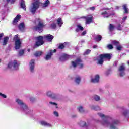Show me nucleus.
Listing matches in <instances>:
<instances>
[{
    "label": "nucleus",
    "mask_w": 129,
    "mask_h": 129,
    "mask_svg": "<svg viewBox=\"0 0 129 129\" xmlns=\"http://www.w3.org/2000/svg\"><path fill=\"white\" fill-rule=\"evenodd\" d=\"M98 115L102 119L100 123L101 124L105 126V127H109L110 129H118L117 126L119 123V121L117 119L109 118L107 120H105L106 117L104 114L102 113H98Z\"/></svg>",
    "instance_id": "nucleus-1"
},
{
    "label": "nucleus",
    "mask_w": 129,
    "mask_h": 129,
    "mask_svg": "<svg viewBox=\"0 0 129 129\" xmlns=\"http://www.w3.org/2000/svg\"><path fill=\"white\" fill-rule=\"evenodd\" d=\"M44 40H47L49 42H52L53 39H54V36L50 34L45 35L43 36H38L36 38V42L35 45V48H38L39 46H42L44 44Z\"/></svg>",
    "instance_id": "nucleus-2"
},
{
    "label": "nucleus",
    "mask_w": 129,
    "mask_h": 129,
    "mask_svg": "<svg viewBox=\"0 0 129 129\" xmlns=\"http://www.w3.org/2000/svg\"><path fill=\"white\" fill-rule=\"evenodd\" d=\"M16 102L18 104V108L19 110L23 111L26 114H29V113L32 112V111L28 107V106L22 100L16 99Z\"/></svg>",
    "instance_id": "nucleus-3"
},
{
    "label": "nucleus",
    "mask_w": 129,
    "mask_h": 129,
    "mask_svg": "<svg viewBox=\"0 0 129 129\" xmlns=\"http://www.w3.org/2000/svg\"><path fill=\"white\" fill-rule=\"evenodd\" d=\"M77 66L80 69H82L84 66L83 61H82V60L80 58H78L76 60L72 61L71 62V68L75 69Z\"/></svg>",
    "instance_id": "nucleus-4"
},
{
    "label": "nucleus",
    "mask_w": 129,
    "mask_h": 129,
    "mask_svg": "<svg viewBox=\"0 0 129 129\" xmlns=\"http://www.w3.org/2000/svg\"><path fill=\"white\" fill-rule=\"evenodd\" d=\"M36 22H38V25L37 26H35L34 29L36 31H37L39 33L43 31V28L45 27V24H44V21L40 18L36 19Z\"/></svg>",
    "instance_id": "nucleus-5"
},
{
    "label": "nucleus",
    "mask_w": 129,
    "mask_h": 129,
    "mask_svg": "<svg viewBox=\"0 0 129 129\" xmlns=\"http://www.w3.org/2000/svg\"><path fill=\"white\" fill-rule=\"evenodd\" d=\"M40 4L41 3L39 0H35V1L32 3L30 10L32 14L36 13V11L39 9Z\"/></svg>",
    "instance_id": "nucleus-6"
},
{
    "label": "nucleus",
    "mask_w": 129,
    "mask_h": 129,
    "mask_svg": "<svg viewBox=\"0 0 129 129\" xmlns=\"http://www.w3.org/2000/svg\"><path fill=\"white\" fill-rule=\"evenodd\" d=\"M20 62H18L17 60H14L9 63L8 68L11 70H18Z\"/></svg>",
    "instance_id": "nucleus-7"
},
{
    "label": "nucleus",
    "mask_w": 129,
    "mask_h": 129,
    "mask_svg": "<svg viewBox=\"0 0 129 129\" xmlns=\"http://www.w3.org/2000/svg\"><path fill=\"white\" fill-rule=\"evenodd\" d=\"M14 41H15V48L16 50H19L21 48V45H22V42H21V39L19 37V35H16L14 38Z\"/></svg>",
    "instance_id": "nucleus-8"
},
{
    "label": "nucleus",
    "mask_w": 129,
    "mask_h": 129,
    "mask_svg": "<svg viewBox=\"0 0 129 129\" xmlns=\"http://www.w3.org/2000/svg\"><path fill=\"white\" fill-rule=\"evenodd\" d=\"M46 95L48 97H50V98H52V99H58L59 97V95L57 94H55L51 91H48L46 92Z\"/></svg>",
    "instance_id": "nucleus-9"
},
{
    "label": "nucleus",
    "mask_w": 129,
    "mask_h": 129,
    "mask_svg": "<svg viewBox=\"0 0 129 129\" xmlns=\"http://www.w3.org/2000/svg\"><path fill=\"white\" fill-rule=\"evenodd\" d=\"M82 18L85 19L86 20V25H89L92 23V19H93V16L92 15H89L86 16H83Z\"/></svg>",
    "instance_id": "nucleus-10"
},
{
    "label": "nucleus",
    "mask_w": 129,
    "mask_h": 129,
    "mask_svg": "<svg viewBox=\"0 0 129 129\" xmlns=\"http://www.w3.org/2000/svg\"><path fill=\"white\" fill-rule=\"evenodd\" d=\"M56 51L57 50L56 49H54L53 51L52 50H49L47 52V54L45 57V60H50V59H51V58L52 57V56H53V53H56Z\"/></svg>",
    "instance_id": "nucleus-11"
},
{
    "label": "nucleus",
    "mask_w": 129,
    "mask_h": 129,
    "mask_svg": "<svg viewBox=\"0 0 129 129\" xmlns=\"http://www.w3.org/2000/svg\"><path fill=\"white\" fill-rule=\"evenodd\" d=\"M125 70V68L124 67V64H122L118 69V71L119 72L120 76H124L125 73L124 71Z\"/></svg>",
    "instance_id": "nucleus-12"
},
{
    "label": "nucleus",
    "mask_w": 129,
    "mask_h": 129,
    "mask_svg": "<svg viewBox=\"0 0 129 129\" xmlns=\"http://www.w3.org/2000/svg\"><path fill=\"white\" fill-rule=\"evenodd\" d=\"M29 69L32 73L35 72V60L32 59L29 62Z\"/></svg>",
    "instance_id": "nucleus-13"
},
{
    "label": "nucleus",
    "mask_w": 129,
    "mask_h": 129,
    "mask_svg": "<svg viewBox=\"0 0 129 129\" xmlns=\"http://www.w3.org/2000/svg\"><path fill=\"white\" fill-rule=\"evenodd\" d=\"M114 15V13H107V12L105 11V12H103V13H101V15L103 17H104V18H109V17H113Z\"/></svg>",
    "instance_id": "nucleus-14"
},
{
    "label": "nucleus",
    "mask_w": 129,
    "mask_h": 129,
    "mask_svg": "<svg viewBox=\"0 0 129 129\" xmlns=\"http://www.w3.org/2000/svg\"><path fill=\"white\" fill-rule=\"evenodd\" d=\"M69 55L66 54H63L59 58L60 61L61 62H64V61H66V60H68L69 59Z\"/></svg>",
    "instance_id": "nucleus-15"
},
{
    "label": "nucleus",
    "mask_w": 129,
    "mask_h": 129,
    "mask_svg": "<svg viewBox=\"0 0 129 129\" xmlns=\"http://www.w3.org/2000/svg\"><path fill=\"white\" fill-rule=\"evenodd\" d=\"M101 58L103 57L104 59H107L108 60H110L111 59V54L105 53L101 54Z\"/></svg>",
    "instance_id": "nucleus-16"
},
{
    "label": "nucleus",
    "mask_w": 129,
    "mask_h": 129,
    "mask_svg": "<svg viewBox=\"0 0 129 129\" xmlns=\"http://www.w3.org/2000/svg\"><path fill=\"white\" fill-rule=\"evenodd\" d=\"M91 81L93 83H97V82H99V75H96L94 78L91 79Z\"/></svg>",
    "instance_id": "nucleus-17"
},
{
    "label": "nucleus",
    "mask_w": 129,
    "mask_h": 129,
    "mask_svg": "<svg viewBox=\"0 0 129 129\" xmlns=\"http://www.w3.org/2000/svg\"><path fill=\"white\" fill-rule=\"evenodd\" d=\"M40 124L41 125H43V126H47V127H52V124H51L50 123L47 122L45 121H41L40 122Z\"/></svg>",
    "instance_id": "nucleus-18"
},
{
    "label": "nucleus",
    "mask_w": 129,
    "mask_h": 129,
    "mask_svg": "<svg viewBox=\"0 0 129 129\" xmlns=\"http://www.w3.org/2000/svg\"><path fill=\"white\" fill-rule=\"evenodd\" d=\"M21 19V15L20 14H18L17 15V16L14 18L13 20V25H17V23L20 21V19Z\"/></svg>",
    "instance_id": "nucleus-19"
},
{
    "label": "nucleus",
    "mask_w": 129,
    "mask_h": 129,
    "mask_svg": "<svg viewBox=\"0 0 129 129\" xmlns=\"http://www.w3.org/2000/svg\"><path fill=\"white\" fill-rule=\"evenodd\" d=\"M83 30H84V29L82 27V26H81V24H78L77 25V28L76 29V32H80V31H83Z\"/></svg>",
    "instance_id": "nucleus-20"
},
{
    "label": "nucleus",
    "mask_w": 129,
    "mask_h": 129,
    "mask_svg": "<svg viewBox=\"0 0 129 129\" xmlns=\"http://www.w3.org/2000/svg\"><path fill=\"white\" fill-rule=\"evenodd\" d=\"M20 6L22 9H23L24 11H26V10H27V8L26 7V3H25V1H24V0L21 1Z\"/></svg>",
    "instance_id": "nucleus-21"
},
{
    "label": "nucleus",
    "mask_w": 129,
    "mask_h": 129,
    "mask_svg": "<svg viewBox=\"0 0 129 129\" xmlns=\"http://www.w3.org/2000/svg\"><path fill=\"white\" fill-rule=\"evenodd\" d=\"M81 80V77H80V76H77L75 79V82L77 84H79V83H80Z\"/></svg>",
    "instance_id": "nucleus-22"
},
{
    "label": "nucleus",
    "mask_w": 129,
    "mask_h": 129,
    "mask_svg": "<svg viewBox=\"0 0 129 129\" xmlns=\"http://www.w3.org/2000/svg\"><path fill=\"white\" fill-rule=\"evenodd\" d=\"M123 10H124V14H128V8H127V5L124 4L123 5Z\"/></svg>",
    "instance_id": "nucleus-23"
},
{
    "label": "nucleus",
    "mask_w": 129,
    "mask_h": 129,
    "mask_svg": "<svg viewBox=\"0 0 129 129\" xmlns=\"http://www.w3.org/2000/svg\"><path fill=\"white\" fill-rule=\"evenodd\" d=\"M103 59L104 58L102 57H101V55H100L99 56V58L98 59V64L99 65H102L103 64V62H104Z\"/></svg>",
    "instance_id": "nucleus-24"
},
{
    "label": "nucleus",
    "mask_w": 129,
    "mask_h": 129,
    "mask_svg": "<svg viewBox=\"0 0 129 129\" xmlns=\"http://www.w3.org/2000/svg\"><path fill=\"white\" fill-rule=\"evenodd\" d=\"M9 38L8 36L4 37L3 43V46H6V45L8 44V42H9Z\"/></svg>",
    "instance_id": "nucleus-25"
},
{
    "label": "nucleus",
    "mask_w": 129,
    "mask_h": 129,
    "mask_svg": "<svg viewBox=\"0 0 129 129\" xmlns=\"http://www.w3.org/2000/svg\"><path fill=\"white\" fill-rule=\"evenodd\" d=\"M57 23L59 27H62V25H63V21H62V19H61V18L57 19Z\"/></svg>",
    "instance_id": "nucleus-26"
},
{
    "label": "nucleus",
    "mask_w": 129,
    "mask_h": 129,
    "mask_svg": "<svg viewBox=\"0 0 129 129\" xmlns=\"http://www.w3.org/2000/svg\"><path fill=\"white\" fill-rule=\"evenodd\" d=\"M80 126H82V127L84 126H88V125L86 123L85 121H80L79 123Z\"/></svg>",
    "instance_id": "nucleus-27"
},
{
    "label": "nucleus",
    "mask_w": 129,
    "mask_h": 129,
    "mask_svg": "<svg viewBox=\"0 0 129 129\" xmlns=\"http://www.w3.org/2000/svg\"><path fill=\"white\" fill-rule=\"evenodd\" d=\"M50 5V1L46 0L45 2L42 4V8H47L48 6Z\"/></svg>",
    "instance_id": "nucleus-28"
},
{
    "label": "nucleus",
    "mask_w": 129,
    "mask_h": 129,
    "mask_svg": "<svg viewBox=\"0 0 129 129\" xmlns=\"http://www.w3.org/2000/svg\"><path fill=\"white\" fill-rule=\"evenodd\" d=\"M19 29L20 31H24L25 30V24L21 23L19 26Z\"/></svg>",
    "instance_id": "nucleus-29"
},
{
    "label": "nucleus",
    "mask_w": 129,
    "mask_h": 129,
    "mask_svg": "<svg viewBox=\"0 0 129 129\" xmlns=\"http://www.w3.org/2000/svg\"><path fill=\"white\" fill-rule=\"evenodd\" d=\"M69 44V42H66L63 44H60L59 46V49H64V48H65V45H68Z\"/></svg>",
    "instance_id": "nucleus-30"
},
{
    "label": "nucleus",
    "mask_w": 129,
    "mask_h": 129,
    "mask_svg": "<svg viewBox=\"0 0 129 129\" xmlns=\"http://www.w3.org/2000/svg\"><path fill=\"white\" fill-rule=\"evenodd\" d=\"M93 98H94L96 101H99V100H100V96L97 95H94L93 97Z\"/></svg>",
    "instance_id": "nucleus-31"
},
{
    "label": "nucleus",
    "mask_w": 129,
    "mask_h": 129,
    "mask_svg": "<svg viewBox=\"0 0 129 129\" xmlns=\"http://www.w3.org/2000/svg\"><path fill=\"white\" fill-rule=\"evenodd\" d=\"M91 109L93 110H100V108L98 106H92L91 107Z\"/></svg>",
    "instance_id": "nucleus-32"
},
{
    "label": "nucleus",
    "mask_w": 129,
    "mask_h": 129,
    "mask_svg": "<svg viewBox=\"0 0 129 129\" xmlns=\"http://www.w3.org/2000/svg\"><path fill=\"white\" fill-rule=\"evenodd\" d=\"M78 111L80 113H83L84 112V109H83L82 106H80L78 108Z\"/></svg>",
    "instance_id": "nucleus-33"
},
{
    "label": "nucleus",
    "mask_w": 129,
    "mask_h": 129,
    "mask_svg": "<svg viewBox=\"0 0 129 129\" xmlns=\"http://www.w3.org/2000/svg\"><path fill=\"white\" fill-rule=\"evenodd\" d=\"M43 54V52L42 51H37L35 53V57H40V56H41V55Z\"/></svg>",
    "instance_id": "nucleus-34"
},
{
    "label": "nucleus",
    "mask_w": 129,
    "mask_h": 129,
    "mask_svg": "<svg viewBox=\"0 0 129 129\" xmlns=\"http://www.w3.org/2000/svg\"><path fill=\"white\" fill-rule=\"evenodd\" d=\"M109 30L110 32H112V31L114 30V26L113 25V24H110L109 26Z\"/></svg>",
    "instance_id": "nucleus-35"
},
{
    "label": "nucleus",
    "mask_w": 129,
    "mask_h": 129,
    "mask_svg": "<svg viewBox=\"0 0 129 129\" xmlns=\"http://www.w3.org/2000/svg\"><path fill=\"white\" fill-rule=\"evenodd\" d=\"M112 45H114V46H118L119 45V42L116 41V40H114L112 41Z\"/></svg>",
    "instance_id": "nucleus-36"
},
{
    "label": "nucleus",
    "mask_w": 129,
    "mask_h": 129,
    "mask_svg": "<svg viewBox=\"0 0 129 129\" xmlns=\"http://www.w3.org/2000/svg\"><path fill=\"white\" fill-rule=\"evenodd\" d=\"M101 36L99 35H97L96 37H95V40L96 41H97V42H99L100 41H101Z\"/></svg>",
    "instance_id": "nucleus-37"
},
{
    "label": "nucleus",
    "mask_w": 129,
    "mask_h": 129,
    "mask_svg": "<svg viewBox=\"0 0 129 129\" xmlns=\"http://www.w3.org/2000/svg\"><path fill=\"white\" fill-rule=\"evenodd\" d=\"M25 53V50L24 49L20 50L19 52V56H23Z\"/></svg>",
    "instance_id": "nucleus-38"
},
{
    "label": "nucleus",
    "mask_w": 129,
    "mask_h": 129,
    "mask_svg": "<svg viewBox=\"0 0 129 129\" xmlns=\"http://www.w3.org/2000/svg\"><path fill=\"white\" fill-rule=\"evenodd\" d=\"M90 52H91V50L88 49L84 53V55L85 56H86L87 55H88V54H90Z\"/></svg>",
    "instance_id": "nucleus-39"
},
{
    "label": "nucleus",
    "mask_w": 129,
    "mask_h": 129,
    "mask_svg": "<svg viewBox=\"0 0 129 129\" xmlns=\"http://www.w3.org/2000/svg\"><path fill=\"white\" fill-rule=\"evenodd\" d=\"M56 25L55 23H53L50 25V28L51 29H56Z\"/></svg>",
    "instance_id": "nucleus-40"
},
{
    "label": "nucleus",
    "mask_w": 129,
    "mask_h": 129,
    "mask_svg": "<svg viewBox=\"0 0 129 129\" xmlns=\"http://www.w3.org/2000/svg\"><path fill=\"white\" fill-rule=\"evenodd\" d=\"M116 49L118 51H121V49H122V46L119 44L117 46Z\"/></svg>",
    "instance_id": "nucleus-41"
},
{
    "label": "nucleus",
    "mask_w": 129,
    "mask_h": 129,
    "mask_svg": "<svg viewBox=\"0 0 129 129\" xmlns=\"http://www.w3.org/2000/svg\"><path fill=\"white\" fill-rule=\"evenodd\" d=\"M49 104L52 106H57V103L54 102H49Z\"/></svg>",
    "instance_id": "nucleus-42"
},
{
    "label": "nucleus",
    "mask_w": 129,
    "mask_h": 129,
    "mask_svg": "<svg viewBox=\"0 0 129 129\" xmlns=\"http://www.w3.org/2000/svg\"><path fill=\"white\" fill-rule=\"evenodd\" d=\"M117 29L118 31H121L122 30V27H121V25L120 24H118L117 26Z\"/></svg>",
    "instance_id": "nucleus-43"
},
{
    "label": "nucleus",
    "mask_w": 129,
    "mask_h": 129,
    "mask_svg": "<svg viewBox=\"0 0 129 129\" xmlns=\"http://www.w3.org/2000/svg\"><path fill=\"white\" fill-rule=\"evenodd\" d=\"M16 2V0H7V3L8 4H14Z\"/></svg>",
    "instance_id": "nucleus-44"
},
{
    "label": "nucleus",
    "mask_w": 129,
    "mask_h": 129,
    "mask_svg": "<svg viewBox=\"0 0 129 129\" xmlns=\"http://www.w3.org/2000/svg\"><path fill=\"white\" fill-rule=\"evenodd\" d=\"M53 114L55 115V116H56V117H58L59 116V113L58 112L54 111L53 112Z\"/></svg>",
    "instance_id": "nucleus-45"
},
{
    "label": "nucleus",
    "mask_w": 129,
    "mask_h": 129,
    "mask_svg": "<svg viewBox=\"0 0 129 129\" xmlns=\"http://www.w3.org/2000/svg\"><path fill=\"white\" fill-rule=\"evenodd\" d=\"M126 19H127V16H124L122 19V23H124L126 21Z\"/></svg>",
    "instance_id": "nucleus-46"
},
{
    "label": "nucleus",
    "mask_w": 129,
    "mask_h": 129,
    "mask_svg": "<svg viewBox=\"0 0 129 129\" xmlns=\"http://www.w3.org/2000/svg\"><path fill=\"white\" fill-rule=\"evenodd\" d=\"M0 96H1V97H3V98H7V97L6 94H4L2 93H0Z\"/></svg>",
    "instance_id": "nucleus-47"
},
{
    "label": "nucleus",
    "mask_w": 129,
    "mask_h": 129,
    "mask_svg": "<svg viewBox=\"0 0 129 129\" xmlns=\"http://www.w3.org/2000/svg\"><path fill=\"white\" fill-rule=\"evenodd\" d=\"M88 10H90L91 11H94V10H95V7L93 6L92 7H90L88 9Z\"/></svg>",
    "instance_id": "nucleus-48"
},
{
    "label": "nucleus",
    "mask_w": 129,
    "mask_h": 129,
    "mask_svg": "<svg viewBox=\"0 0 129 129\" xmlns=\"http://www.w3.org/2000/svg\"><path fill=\"white\" fill-rule=\"evenodd\" d=\"M108 48L110 49H113V46L111 44H109L107 46Z\"/></svg>",
    "instance_id": "nucleus-49"
},
{
    "label": "nucleus",
    "mask_w": 129,
    "mask_h": 129,
    "mask_svg": "<svg viewBox=\"0 0 129 129\" xmlns=\"http://www.w3.org/2000/svg\"><path fill=\"white\" fill-rule=\"evenodd\" d=\"M82 36H85V35H86V31H83L82 34H81Z\"/></svg>",
    "instance_id": "nucleus-50"
},
{
    "label": "nucleus",
    "mask_w": 129,
    "mask_h": 129,
    "mask_svg": "<svg viewBox=\"0 0 129 129\" xmlns=\"http://www.w3.org/2000/svg\"><path fill=\"white\" fill-rule=\"evenodd\" d=\"M4 36V33H2L0 34V40L1 39H2V38H3V37Z\"/></svg>",
    "instance_id": "nucleus-51"
},
{
    "label": "nucleus",
    "mask_w": 129,
    "mask_h": 129,
    "mask_svg": "<svg viewBox=\"0 0 129 129\" xmlns=\"http://www.w3.org/2000/svg\"><path fill=\"white\" fill-rule=\"evenodd\" d=\"M81 43L82 44L83 43H85V40H81Z\"/></svg>",
    "instance_id": "nucleus-52"
},
{
    "label": "nucleus",
    "mask_w": 129,
    "mask_h": 129,
    "mask_svg": "<svg viewBox=\"0 0 129 129\" xmlns=\"http://www.w3.org/2000/svg\"><path fill=\"white\" fill-rule=\"evenodd\" d=\"M106 75H108L109 74V71H108L105 73Z\"/></svg>",
    "instance_id": "nucleus-53"
},
{
    "label": "nucleus",
    "mask_w": 129,
    "mask_h": 129,
    "mask_svg": "<svg viewBox=\"0 0 129 129\" xmlns=\"http://www.w3.org/2000/svg\"><path fill=\"white\" fill-rule=\"evenodd\" d=\"M93 48L94 49H95V48H97V45H94V46H93Z\"/></svg>",
    "instance_id": "nucleus-54"
},
{
    "label": "nucleus",
    "mask_w": 129,
    "mask_h": 129,
    "mask_svg": "<svg viewBox=\"0 0 129 129\" xmlns=\"http://www.w3.org/2000/svg\"><path fill=\"white\" fill-rule=\"evenodd\" d=\"M115 9L116 10H118V9H119V7L118 6H116Z\"/></svg>",
    "instance_id": "nucleus-55"
},
{
    "label": "nucleus",
    "mask_w": 129,
    "mask_h": 129,
    "mask_svg": "<svg viewBox=\"0 0 129 129\" xmlns=\"http://www.w3.org/2000/svg\"><path fill=\"white\" fill-rule=\"evenodd\" d=\"M107 8H106V9H101L100 11H103V10H107Z\"/></svg>",
    "instance_id": "nucleus-56"
},
{
    "label": "nucleus",
    "mask_w": 129,
    "mask_h": 129,
    "mask_svg": "<svg viewBox=\"0 0 129 129\" xmlns=\"http://www.w3.org/2000/svg\"><path fill=\"white\" fill-rule=\"evenodd\" d=\"M6 6H7V5L4 6V8H6Z\"/></svg>",
    "instance_id": "nucleus-57"
},
{
    "label": "nucleus",
    "mask_w": 129,
    "mask_h": 129,
    "mask_svg": "<svg viewBox=\"0 0 129 129\" xmlns=\"http://www.w3.org/2000/svg\"><path fill=\"white\" fill-rule=\"evenodd\" d=\"M1 61H2V59H0V63H1Z\"/></svg>",
    "instance_id": "nucleus-58"
},
{
    "label": "nucleus",
    "mask_w": 129,
    "mask_h": 129,
    "mask_svg": "<svg viewBox=\"0 0 129 129\" xmlns=\"http://www.w3.org/2000/svg\"><path fill=\"white\" fill-rule=\"evenodd\" d=\"M128 64L129 65V61H128Z\"/></svg>",
    "instance_id": "nucleus-59"
},
{
    "label": "nucleus",
    "mask_w": 129,
    "mask_h": 129,
    "mask_svg": "<svg viewBox=\"0 0 129 129\" xmlns=\"http://www.w3.org/2000/svg\"><path fill=\"white\" fill-rule=\"evenodd\" d=\"M30 100H32V98H30Z\"/></svg>",
    "instance_id": "nucleus-60"
},
{
    "label": "nucleus",
    "mask_w": 129,
    "mask_h": 129,
    "mask_svg": "<svg viewBox=\"0 0 129 129\" xmlns=\"http://www.w3.org/2000/svg\"><path fill=\"white\" fill-rule=\"evenodd\" d=\"M57 1H61V0H57Z\"/></svg>",
    "instance_id": "nucleus-61"
},
{
    "label": "nucleus",
    "mask_w": 129,
    "mask_h": 129,
    "mask_svg": "<svg viewBox=\"0 0 129 129\" xmlns=\"http://www.w3.org/2000/svg\"><path fill=\"white\" fill-rule=\"evenodd\" d=\"M7 2H8V0H6Z\"/></svg>",
    "instance_id": "nucleus-62"
}]
</instances>
